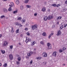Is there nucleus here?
<instances>
[{"label": "nucleus", "instance_id": "24", "mask_svg": "<svg viewBox=\"0 0 67 67\" xmlns=\"http://www.w3.org/2000/svg\"><path fill=\"white\" fill-rule=\"evenodd\" d=\"M51 5L52 6H53L54 7H56V5L55 4H53Z\"/></svg>", "mask_w": 67, "mask_h": 67}, {"label": "nucleus", "instance_id": "25", "mask_svg": "<svg viewBox=\"0 0 67 67\" xmlns=\"http://www.w3.org/2000/svg\"><path fill=\"white\" fill-rule=\"evenodd\" d=\"M8 11H12V9H11V7H9V9H8Z\"/></svg>", "mask_w": 67, "mask_h": 67}, {"label": "nucleus", "instance_id": "8", "mask_svg": "<svg viewBox=\"0 0 67 67\" xmlns=\"http://www.w3.org/2000/svg\"><path fill=\"white\" fill-rule=\"evenodd\" d=\"M9 58L10 60L13 59V55L12 54H11L9 55Z\"/></svg>", "mask_w": 67, "mask_h": 67}, {"label": "nucleus", "instance_id": "26", "mask_svg": "<svg viewBox=\"0 0 67 67\" xmlns=\"http://www.w3.org/2000/svg\"><path fill=\"white\" fill-rule=\"evenodd\" d=\"M3 66L4 67H7V64L6 63H5L4 65H3Z\"/></svg>", "mask_w": 67, "mask_h": 67}, {"label": "nucleus", "instance_id": "30", "mask_svg": "<svg viewBox=\"0 0 67 67\" xmlns=\"http://www.w3.org/2000/svg\"><path fill=\"white\" fill-rule=\"evenodd\" d=\"M26 7L27 8H31V6L30 5H26Z\"/></svg>", "mask_w": 67, "mask_h": 67}, {"label": "nucleus", "instance_id": "23", "mask_svg": "<svg viewBox=\"0 0 67 67\" xmlns=\"http://www.w3.org/2000/svg\"><path fill=\"white\" fill-rule=\"evenodd\" d=\"M42 35H43V36H46V34L45 32H44L43 33Z\"/></svg>", "mask_w": 67, "mask_h": 67}, {"label": "nucleus", "instance_id": "21", "mask_svg": "<svg viewBox=\"0 0 67 67\" xmlns=\"http://www.w3.org/2000/svg\"><path fill=\"white\" fill-rule=\"evenodd\" d=\"M18 13V10L15 11L13 12V14H15V13Z\"/></svg>", "mask_w": 67, "mask_h": 67}, {"label": "nucleus", "instance_id": "11", "mask_svg": "<svg viewBox=\"0 0 67 67\" xmlns=\"http://www.w3.org/2000/svg\"><path fill=\"white\" fill-rule=\"evenodd\" d=\"M60 34H61V32H60V31H59L58 32L57 35V36H59V35H60Z\"/></svg>", "mask_w": 67, "mask_h": 67}, {"label": "nucleus", "instance_id": "10", "mask_svg": "<svg viewBox=\"0 0 67 67\" xmlns=\"http://www.w3.org/2000/svg\"><path fill=\"white\" fill-rule=\"evenodd\" d=\"M56 53H57V52H53V56H54V57H56V55H57Z\"/></svg>", "mask_w": 67, "mask_h": 67}, {"label": "nucleus", "instance_id": "33", "mask_svg": "<svg viewBox=\"0 0 67 67\" xmlns=\"http://www.w3.org/2000/svg\"><path fill=\"white\" fill-rule=\"evenodd\" d=\"M27 56H28L30 57V56H31V54H30V53H28L27 54Z\"/></svg>", "mask_w": 67, "mask_h": 67}, {"label": "nucleus", "instance_id": "31", "mask_svg": "<svg viewBox=\"0 0 67 67\" xmlns=\"http://www.w3.org/2000/svg\"><path fill=\"white\" fill-rule=\"evenodd\" d=\"M23 6L22 5L20 7V9H21V10H23Z\"/></svg>", "mask_w": 67, "mask_h": 67}, {"label": "nucleus", "instance_id": "13", "mask_svg": "<svg viewBox=\"0 0 67 67\" xmlns=\"http://www.w3.org/2000/svg\"><path fill=\"white\" fill-rule=\"evenodd\" d=\"M3 11L4 12H5V13L8 12V10L6 9H3Z\"/></svg>", "mask_w": 67, "mask_h": 67}, {"label": "nucleus", "instance_id": "14", "mask_svg": "<svg viewBox=\"0 0 67 67\" xmlns=\"http://www.w3.org/2000/svg\"><path fill=\"white\" fill-rule=\"evenodd\" d=\"M12 4L10 5H9V6H10V8H11L12 7V6H13V5H14V3H13L12 2L11 3Z\"/></svg>", "mask_w": 67, "mask_h": 67}, {"label": "nucleus", "instance_id": "51", "mask_svg": "<svg viewBox=\"0 0 67 67\" xmlns=\"http://www.w3.org/2000/svg\"><path fill=\"white\" fill-rule=\"evenodd\" d=\"M26 25L27 26H29V24H26Z\"/></svg>", "mask_w": 67, "mask_h": 67}, {"label": "nucleus", "instance_id": "19", "mask_svg": "<svg viewBox=\"0 0 67 67\" xmlns=\"http://www.w3.org/2000/svg\"><path fill=\"white\" fill-rule=\"evenodd\" d=\"M44 21H47V16L44 17Z\"/></svg>", "mask_w": 67, "mask_h": 67}, {"label": "nucleus", "instance_id": "47", "mask_svg": "<svg viewBox=\"0 0 67 67\" xmlns=\"http://www.w3.org/2000/svg\"><path fill=\"white\" fill-rule=\"evenodd\" d=\"M43 63L44 65H46V62H44Z\"/></svg>", "mask_w": 67, "mask_h": 67}, {"label": "nucleus", "instance_id": "27", "mask_svg": "<svg viewBox=\"0 0 67 67\" xmlns=\"http://www.w3.org/2000/svg\"><path fill=\"white\" fill-rule=\"evenodd\" d=\"M29 1V0H26L25 1V3H28Z\"/></svg>", "mask_w": 67, "mask_h": 67}, {"label": "nucleus", "instance_id": "34", "mask_svg": "<svg viewBox=\"0 0 67 67\" xmlns=\"http://www.w3.org/2000/svg\"><path fill=\"white\" fill-rule=\"evenodd\" d=\"M16 32V33H18L19 32V29H17Z\"/></svg>", "mask_w": 67, "mask_h": 67}, {"label": "nucleus", "instance_id": "46", "mask_svg": "<svg viewBox=\"0 0 67 67\" xmlns=\"http://www.w3.org/2000/svg\"><path fill=\"white\" fill-rule=\"evenodd\" d=\"M33 52H30V54L31 55H32V54H33Z\"/></svg>", "mask_w": 67, "mask_h": 67}, {"label": "nucleus", "instance_id": "37", "mask_svg": "<svg viewBox=\"0 0 67 67\" xmlns=\"http://www.w3.org/2000/svg\"><path fill=\"white\" fill-rule=\"evenodd\" d=\"M21 19V17H19L18 18L17 20H20Z\"/></svg>", "mask_w": 67, "mask_h": 67}, {"label": "nucleus", "instance_id": "28", "mask_svg": "<svg viewBox=\"0 0 67 67\" xmlns=\"http://www.w3.org/2000/svg\"><path fill=\"white\" fill-rule=\"evenodd\" d=\"M40 43L41 44H42V45H44V42L43 41H41L40 42Z\"/></svg>", "mask_w": 67, "mask_h": 67}, {"label": "nucleus", "instance_id": "16", "mask_svg": "<svg viewBox=\"0 0 67 67\" xmlns=\"http://www.w3.org/2000/svg\"><path fill=\"white\" fill-rule=\"evenodd\" d=\"M18 56H19V57L18 58V60L19 62H20L21 60V57H20L19 55H18Z\"/></svg>", "mask_w": 67, "mask_h": 67}, {"label": "nucleus", "instance_id": "3", "mask_svg": "<svg viewBox=\"0 0 67 67\" xmlns=\"http://www.w3.org/2000/svg\"><path fill=\"white\" fill-rule=\"evenodd\" d=\"M31 39L30 38L27 37H26V40L25 41L26 43H27L28 42H31Z\"/></svg>", "mask_w": 67, "mask_h": 67}, {"label": "nucleus", "instance_id": "55", "mask_svg": "<svg viewBox=\"0 0 67 67\" xmlns=\"http://www.w3.org/2000/svg\"><path fill=\"white\" fill-rule=\"evenodd\" d=\"M1 37H2V35L1 34L0 35V38H1Z\"/></svg>", "mask_w": 67, "mask_h": 67}, {"label": "nucleus", "instance_id": "2", "mask_svg": "<svg viewBox=\"0 0 67 67\" xmlns=\"http://www.w3.org/2000/svg\"><path fill=\"white\" fill-rule=\"evenodd\" d=\"M47 19L48 20H50L54 18V17L52 15H49L48 16Z\"/></svg>", "mask_w": 67, "mask_h": 67}, {"label": "nucleus", "instance_id": "61", "mask_svg": "<svg viewBox=\"0 0 67 67\" xmlns=\"http://www.w3.org/2000/svg\"><path fill=\"white\" fill-rule=\"evenodd\" d=\"M19 44L20 45H21V43H19Z\"/></svg>", "mask_w": 67, "mask_h": 67}, {"label": "nucleus", "instance_id": "7", "mask_svg": "<svg viewBox=\"0 0 67 67\" xmlns=\"http://www.w3.org/2000/svg\"><path fill=\"white\" fill-rule=\"evenodd\" d=\"M42 55L44 57H46L47 56V54L46 53H43Z\"/></svg>", "mask_w": 67, "mask_h": 67}, {"label": "nucleus", "instance_id": "57", "mask_svg": "<svg viewBox=\"0 0 67 67\" xmlns=\"http://www.w3.org/2000/svg\"><path fill=\"white\" fill-rule=\"evenodd\" d=\"M1 65H2V64H1V63L0 62V66H1Z\"/></svg>", "mask_w": 67, "mask_h": 67}, {"label": "nucleus", "instance_id": "42", "mask_svg": "<svg viewBox=\"0 0 67 67\" xmlns=\"http://www.w3.org/2000/svg\"><path fill=\"white\" fill-rule=\"evenodd\" d=\"M37 13H35L34 14V15L35 16H37Z\"/></svg>", "mask_w": 67, "mask_h": 67}, {"label": "nucleus", "instance_id": "29", "mask_svg": "<svg viewBox=\"0 0 67 67\" xmlns=\"http://www.w3.org/2000/svg\"><path fill=\"white\" fill-rule=\"evenodd\" d=\"M36 59H41V57H36Z\"/></svg>", "mask_w": 67, "mask_h": 67}, {"label": "nucleus", "instance_id": "63", "mask_svg": "<svg viewBox=\"0 0 67 67\" xmlns=\"http://www.w3.org/2000/svg\"><path fill=\"white\" fill-rule=\"evenodd\" d=\"M35 54H36V52H35Z\"/></svg>", "mask_w": 67, "mask_h": 67}, {"label": "nucleus", "instance_id": "49", "mask_svg": "<svg viewBox=\"0 0 67 67\" xmlns=\"http://www.w3.org/2000/svg\"><path fill=\"white\" fill-rule=\"evenodd\" d=\"M22 21H23V22H25V20H24V19H23L22 20Z\"/></svg>", "mask_w": 67, "mask_h": 67}, {"label": "nucleus", "instance_id": "60", "mask_svg": "<svg viewBox=\"0 0 67 67\" xmlns=\"http://www.w3.org/2000/svg\"><path fill=\"white\" fill-rule=\"evenodd\" d=\"M34 51H36V49H34Z\"/></svg>", "mask_w": 67, "mask_h": 67}, {"label": "nucleus", "instance_id": "54", "mask_svg": "<svg viewBox=\"0 0 67 67\" xmlns=\"http://www.w3.org/2000/svg\"><path fill=\"white\" fill-rule=\"evenodd\" d=\"M27 30H28V29H27V28H25V30H26V31H27Z\"/></svg>", "mask_w": 67, "mask_h": 67}, {"label": "nucleus", "instance_id": "5", "mask_svg": "<svg viewBox=\"0 0 67 67\" xmlns=\"http://www.w3.org/2000/svg\"><path fill=\"white\" fill-rule=\"evenodd\" d=\"M15 25H18V26L19 25L20 26H22V25L20 24V23L18 22L15 23Z\"/></svg>", "mask_w": 67, "mask_h": 67}, {"label": "nucleus", "instance_id": "18", "mask_svg": "<svg viewBox=\"0 0 67 67\" xmlns=\"http://www.w3.org/2000/svg\"><path fill=\"white\" fill-rule=\"evenodd\" d=\"M61 18H62V17L61 16L57 18V20H58V19H59V20H60Z\"/></svg>", "mask_w": 67, "mask_h": 67}, {"label": "nucleus", "instance_id": "17", "mask_svg": "<svg viewBox=\"0 0 67 67\" xmlns=\"http://www.w3.org/2000/svg\"><path fill=\"white\" fill-rule=\"evenodd\" d=\"M46 11V8L45 7H43L42 9V11L43 12H45Z\"/></svg>", "mask_w": 67, "mask_h": 67}, {"label": "nucleus", "instance_id": "15", "mask_svg": "<svg viewBox=\"0 0 67 67\" xmlns=\"http://www.w3.org/2000/svg\"><path fill=\"white\" fill-rule=\"evenodd\" d=\"M53 34H54V33H51V34L49 35V36L48 37V38L49 39V38H51V36H52V35H53Z\"/></svg>", "mask_w": 67, "mask_h": 67}, {"label": "nucleus", "instance_id": "50", "mask_svg": "<svg viewBox=\"0 0 67 67\" xmlns=\"http://www.w3.org/2000/svg\"><path fill=\"white\" fill-rule=\"evenodd\" d=\"M33 63V61L32 60H31V61L30 62V63H31V64H32Z\"/></svg>", "mask_w": 67, "mask_h": 67}, {"label": "nucleus", "instance_id": "36", "mask_svg": "<svg viewBox=\"0 0 67 67\" xmlns=\"http://www.w3.org/2000/svg\"><path fill=\"white\" fill-rule=\"evenodd\" d=\"M1 52L2 54H4V53H5V51H2Z\"/></svg>", "mask_w": 67, "mask_h": 67}, {"label": "nucleus", "instance_id": "64", "mask_svg": "<svg viewBox=\"0 0 67 67\" xmlns=\"http://www.w3.org/2000/svg\"><path fill=\"white\" fill-rule=\"evenodd\" d=\"M20 36H21V35H20Z\"/></svg>", "mask_w": 67, "mask_h": 67}, {"label": "nucleus", "instance_id": "41", "mask_svg": "<svg viewBox=\"0 0 67 67\" xmlns=\"http://www.w3.org/2000/svg\"><path fill=\"white\" fill-rule=\"evenodd\" d=\"M26 34H27V35H28V36H30V33H28L27 32Z\"/></svg>", "mask_w": 67, "mask_h": 67}, {"label": "nucleus", "instance_id": "56", "mask_svg": "<svg viewBox=\"0 0 67 67\" xmlns=\"http://www.w3.org/2000/svg\"><path fill=\"white\" fill-rule=\"evenodd\" d=\"M65 3H66V4H67V0L65 1Z\"/></svg>", "mask_w": 67, "mask_h": 67}, {"label": "nucleus", "instance_id": "12", "mask_svg": "<svg viewBox=\"0 0 67 67\" xmlns=\"http://www.w3.org/2000/svg\"><path fill=\"white\" fill-rule=\"evenodd\" d=\"M36 43V42L35 41H33L31 42V45L32 46H33Z\"/></svg>", "mask_w": 67, "mask_h": 67}, {"label": "nucleus", "instance_id": "43", "mask_svg": "<svg viewBox=\"0 0 67 67\" xmlns=\"http://www.w3.org/2000/svg\"><path fill=\"white\" fill-rule=\"evenodd\" d=\"M12 33H13V32H14V30H13L12 28Z\"/></svg>", "mask_w": 67, "mask_h": 67}, {"label": "nucleus", "instance_id": "62", "mask_svg": "<svg viewBox=\"0 0 67 67\" xmlns=\"http://www.w3.org/2000/svg\"><path fill=\"white\" fill-rule=\"evenodd\" d=\"M59 23V22H57V24H58Z\"/></svg>", "mask_w": 67, "mask_h": 67}, {"label": "nucleus", "instance_id": "35", "mask_svg": "<svg viewBox=\"0 0 67 67\" xmlns=\"http://www.w3.org/2000/svg\"><path fill=\"white\" fill-rule=\"evenodd\" d=\"M59 52L60 53H62L63 52V50L62 49H60L59 50Z\"/></svg>", "mask_w": 67, "mask_h": 67}, {"label": "nucleus", "instance_id": "1", "mask_svg": "<svg viewBox=\"0 0 67 67\" xmlns=\"http://www.w3.org/2000/svg\"><path fill=\"white\" fill-rule=\"evenodd\" d=\"M47 46L48 47V49H51L52 48V45L49 43H48L47 44Z\"/></svg>", "mask_w": 67, "mask_h": 67}, {"label": "nucleus", "instance_id": "48", "mask_svg": "<svg viewBox=\"0 0 67 67\" xmlns=\"http://www.w3.org/2000/svg\"><path fill=\"white\" fill-rule=\"evenodd\" d=\"M47 11H48V12H50V9L48 8L47 10Z\"/></svg>", "mask_w": 67, "mask_h": 67}, {"label": "nucleus", "instance_id": "40", "mask_svg": "<svg viewBox=\"0 0 67 67\" xmlns=\"http://www.w3.org/2000/svg\"><path fill=\"white\" fill-rule=\"evenodd\" d=\"M16 64L17 65H19L20 64V62L19 61L17 62Z\"/></svg>", "mask_w": 67, "mask_h": 67}, {"label": "nucleus", "instance_id": "20", "mask_svg": "<svg viewBox=\"0 0 67 67\" xmlns=\"http://www.w3.org/2000/svg\"><path fill=\"white\" fill-rule=\"evenodd\" d=\"M5 16L3 15L1 16L0 18H1V19H3V18H5Z\"/></svg>", "mask_w": 67, "mask_h": 67}, {"label": "nucleus", "instance_id": "53", "mask_svg": "<svg viewBox=\"0 0 67 67\" xmlns=\"http://www.w3.org/2000/svg\"><path fill=\"white\" fill-rule=\"evenodd\" d=\"M7 0H2L3 1H7Z\"/></svg>", "mask_w": 67, "mask_h": 67}, {"label": "nucleus", "instance_id": "22", "mask_svg": "<svg viewBox=\"0 0 67 67\" xmlns=\"http://www.w3.org/2000/svg\"><path fill=\"white\" fill-rule=\"evenodd\" d=\"M63 28H64V26H63V25H62L60 27V29L62 30V29H63Z\"/></svg>", "mask_w": 67, "mask_h": 67}, {"label": "nucleus", "instance_id": "52", "mask_svg": "<svg viewBox=\"0 0 67 67\" xmlns=\"http://www.w3.org/2000/svg\"><path fill=\"white\" fill-rule=\"evenodd\" d=\"M59 5H60L59 4H58V5H57V7H59Z\"/></svg>", "mask_w": 67, "mask_h": 67}, {"label": "nucleus", "instance_id": "4", "mask_svg": "<svg viewBox=\"0 0 67 67\" xmlns=\"http://www.w3.org/2000/svg\"><path fill=\"white\" fill-rule=\"evenodd\" d=\"M31 28L32 30H34L35 29H36V28H37V26L35 25L34 26H32Z\"/></svg>", "mask_w": 67, "mask_h": 67}, {"label": "nucleus", "instance_id": "32", "mask_svg": "<svg viewBox=\"0 0 67 67\" xmlns=\"http://www.w3.org/2000/svg\"><path fill=\"white\" fill-rule=\"evenodd\" d=\"M62 10V12H64V11H66V10H67V9H63Z\"/></svg>", "mask_w": 67, "mask_h": 67}, {"label": "nucleus", "instance_id": "45", "mask_svg": "<svg viewBox=\"0 0 67 67\" xmlns=\"http://www.w3.org/2000/svg\"><path fill=\"white\" fill-rule=\"evenodd\" d=\"M66 49V48L65 47L63 48V51H65Z\"/></svg>", "mask_w": 67, "mask_h": 67}, {"label": "nucleus", "instance_id": "6", "mask_svg": "<svg viewBox=\"0 0 67 67\" xmlns=\"http://www.w3.org/2000/svg\"><path fill=\"white\" fill-rule=\"evenodd\" d=\"M8 43L7 42V41H5L4 42L3 45L4 46H6L7 45H8Z\"/></svg>", "mask_w": 67, "mask_h": 67}, {"label": "nucleus", "instance_id": "9", "mask_svg": "<svg viewBox=\"0 0 67 67\" xmlns=\"http://www.w3.org/2000/svg\"><path fill=\"white\" fill-rule=\"evenodd\" d=\"M14 2L16 4H19V0H14Z\"/></svg>", "mask_w": 67, "mask_h": 67}, {"label": "nucleus", "instance_id": "39", "mask_svg": "<svg viewBox=\"0 0 67 67\" xmlns=\"http://www.w3.org/2000/svg\"><path fill=\"white\" fill-rule=\"evenodd\" d=\"M52 28H53V29H54V28L55 27V25H53L52 26Z\"/></svg>", "mask_w": 67, "mask_h": 67}, {"label": "nucleus", "instance_id": "44", "mask_svg": "<svg viewBox=\"0 0 67 67\" xmlns=\"http://www.w3.org/2000/svg\"><path fill=\"white\" fill-rule=\"evenodd\" d=\"M67 24H65L64 25V27H66V26H67Z\"/></svg>", "mask_w": 67, "mask_h": 67}, {"label": "nucleus", "instance_id": "59", "mask_svg": "<svg viewBox=\"0 0 67 67\" xmlns=\"http://www.w3.org/2000/svg\"><path fill=\"white\" fill-rule=\"evenodd\" d=\"M44 4H46V3H46V2H44Z\"/></svg>", "mask_w": 67, "mask_h": 67}, {"label": "nucleus", "instance_id": "38", "mask_svg": "<svg viewBox=\"0 0 67 67\" xmlns=\"http://www.w3.org/2000/svg\"><path fill=\"white\" fill-rule=\"evenodd\" d=\"M10 49H12V48H13V46H10Z\"/></svg>", "mask_w": 67, "mask_h": 67}, {"label": "nucleus", "instance_id": "58", "mask_svg": "<svg viewBox=\"0 0 67 67\" xmlns=\"http://www.w3.org/2000/svg\"><path fill=\"white\" fill-rule=\"evenodd\" d=\"M63 66H65V64H63Z\"/></svg>", "mask_w": 67, "mask_h": 67}]
</instances>
